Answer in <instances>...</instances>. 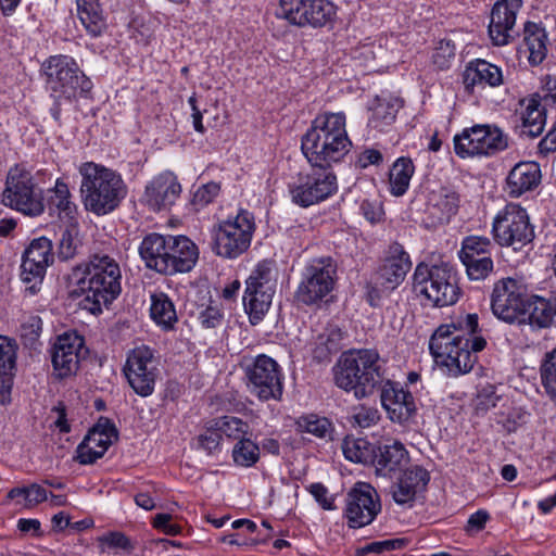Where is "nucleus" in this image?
Segmentation results:
<instances>
[{
  "label": "nucleus",
  "mask_w": 556,
  "mask_h": 556,
  "mask_svg": "<svg viewBox=\"0 0 556 556\" xmlns=\"http://www.w3.org/2000/svg\"><path fill=\"white\" fill-rule=\"evenodd\" d=\"M478 315L467 314L457 324L441 325L429 341V350L435 364L451 377L469 372L477 362V353L486 341L477 336Z\"/></svg>",
  "instance_id": "1"
},
{
  "label": "nucleus",
  "mask_w": 556,
  "mask_h": 556,
  "mask_svg": "<svg viewBox=\"0 0 556 556\" xmlns=\"http://www.w3.org/2000/svg\"><path fill=\"white\" fill-rule=\"evenodd\" d=\"M122 279L119 262L108 253L97 252L73 269L72 294L83 296V307L97 315L119 296Z\"/></svg>",
  "instance_id": "2"
},
{
  "label": "nucleus",
  "mask_w": 556,
  "mask_h": 556,
  "mask_svg": "<svg viewBox=\"0 0 556 556\" xmlns=\"http://www.w3.org/2000/svg\"><path fill=\"white\" fill-rule=\"evenodd\" d=\"M344 113L318 114L302 137V152L313 167L329 168L349 153L352 142Z\"/></svg>",
  "instance_id": "3"
},
{
  "label": "nucleus",
  "mask_w": 556,
  "mask_h": 556,
  "mask_svg": "<svg viewBox=\"0 0 556 556\" xmlns=\"http://www.w3.org/2000/svg\"><path fill=\"white\" fill-rule=\"evenodd\" d=\"M338 388L352 392L358 400L374 394L387 380L384 363L374 349L344 352L333 368Z\"/></svg>",
  "instance_id": "4"
},
{
  "label": "nucleus",
  "mask_w": 556,
  "mask_h": 556,
  "mask_svg": "<svg viewBox=\"0 0 556 556\" xmlns=\"http://www.w3.org/2000/svg\"><path fill=\"white\" fill-rule=\"evenodd\" d=\"M81 176L80 195L87 211L97 215L113 212L127 194V188L116 172L93 162L78 169Z\"/></svg>",
  "instance_id": "5"
},
{
  "label": "nucleus",
  "mask_w": 556,
  "mask_h": 556,
  "mask_svg": "<svg viewBox=\"0 0 556 556\" xmlns=\"http://www.w3.org/2000/svg\"><path fill=\"white\" fill-rule=\"evenodd\" d=\"M413 288L417 295L424 296L434 307L453 305L460 295L456 271L448 264H418L413 276Z\"/></svg>",
  "instance_id": "6"
},
{
  "label": "nucleus",
  "mask_w": 556,
  "mask_h": 556,
  "mask_svg": "<svg viewBox=\"0 0 556 556\" xmlns=\"http://www.w3.org/2000/svg\"><path fill=\"white\" fill-rule=\"evenodd\" d=\"M47 87L55 100L72 101L85 97L92 88L91 80L68 55H53L43 63Z\"/></svg>",
  "instance_id": "7"
},
{
  "label": "nucleus",
  "mask_w": 556,
  "mask_h": 556,
  "mask_svg": "<svg viewBox=\"0 0 556 556\" xmlns=\"http://www.w3.org/2000/svg\"><path fill=\"white\" fill-rule=\"evenodd\" d=\"M1 201L7 207L29 217L42 215L46 208L42 190L37 187L31 173L21 164L8 170Z\"/></svg>",
  "instance_id": "8"
},
{
  "label": "nucleus",
  "mask_w": 556,
  "mask_h": 556,
  "mask_svg": "<svg viewBox=\"0 0 556 556\" xmlns=\"http://www.w3.org/2000/svg\"><path fill=\"white\" fill-rule=\"evenodd\" d=\"M254 231L253 214L241 210L235 217H229L214 225L212 229V249L220 257L237 258L250 248Z\"/></svg>",
  "instance_id": "9"
},
{
  "label": "nucleus",
  "mask_w": 556,
  "mask_h": 556,
  "mask_svg": "<svg viewBox=\"0 0 556 556\" xmlns=\"http://www.w3.org/2000/svg\"><path fill=\"white\" fill-rule=\"evenodd\" d=\"M492 235L498 245L520 251L532 242L534 228L526 208L517 203H508L494 216Z\"/></svg>",
  "instance_id": "10"
},
{
  "label": "nucleus",
  "mask_w": 556,
  "mask_h": 556,
  "mask_svg": "<svg viewBox=\"0 0 556 556\" xmlns=\"http://www.w3.org/2000/svg\"><path fill=\"white\" fill-rule=\"evenodd\" d=\"M244 374L250 393L260 401H280L283 394V372L270 356L258 354L245 359Z\"/></svg>",
  "instance_id": "11"
},
{
  "label": "nucleus",
  "mask_w": 556,
  "mask_h": 556,
  "mask_svg": "<svg viewBox=\"0 0 556 556\" xmlns=\"http://www.w3.org/2000/svg\"><path fill=\"white\" fill-rule=\"evenodd\" d=\"M276 291V277L269 262H261L245 280L243 306L253 325L268 312Z\"/></svg>",
  "instance_id": "12"
},
{
  "label": "nucleus",
  "mask_w": 556,
  "mask_h": 556,
  "mask_svg": "<svg viewBox=\"0 0 556 556\" xmlns=\"http://www.w3.org/2000/svg\"><path fill=\"white\" fill-rule=\"evenodd\" d=\"M337 278V264L330 256L312 260L304 268L295 291L298 302L314 305L331 293Z\"/></svg>",
  "instance_id": "13"
},
{
  "label": "nucleus",
  "mask_w": 556,
  "mask_h": 556,
  "mask_svg": "<svg viewBox=\"0 0 556 556\" xmlns=\"http://www.w3.org/2000/svg\"><path fill=\"white\" fill-rule=\"evenodd\" d=\"M507 137L495 125L478 124L454 137L455 153L462 157L491 156L507 148Z\"/></svg>",
  "instance_id": "14"
},
{
  "label": "nucleus",
  "mask_w": 556,
  "mask_h": 556,
  "mask_svg": "<svg viewBox=\"0 0 556 556\" xmlns=\"http://www.w3.org/2000/svg\"><path fill=\"white\" fill-rule=\"evenodd\" d=\"M338 182L334 173L327 167H313L308 173H300L289 185L292 202L308 207L325 201L337 192Z\"/></svg>",
  "instance_id": "15"
},
{
  "label": "nucleus",
  "mask_w": 556,
  "mask_h": 556,
  "mask_svg": "<svg viewBox=\"0 0 556 556\" xmlns=\"http://www.w3.org/2000/svg\"><path fill=\"white\" fill-rule=\"evenodd\" d=\"M124 374L138 395L142 397L151 395L159 376V362L154 351L147 345L132 349L127 354Z\"/></svg>",
  "instance_id": "16"
},
{
  "label": "nucleus",
  "mask_w": 556,
  "mask_h": 556,
  "mask_svg": "<svg viewBox=\"0 0 556 556\" xmlns=\"http://www.w3.org/2000/svg\"><path fill=\"white\" fill-rule=\"evenodd\" d=\"M276 15L292 25L323 27L333 21L336 7L329 0H280Z\"/></svg>",
  "instance_id": "17"
},
{
  "label": "nucleus",
  "mask_w": 556,
  "mask_h": 556,
  "mask_svg": "<svg viewBox=\"0 0 556 556\" xmlns=\"http://www.w3.org/2000/svg\"><path fill=\"white\" fill-rule=\"evenodd\" d=\"M381 511V503L375 488L358 482L346 495L344 516L350 528L370 525Z\"/></svg>",
  "instance_id": "18"
},
{
  "label": "nucleus",
  "mask_w": 556,
  "mask_h": 556,
  "mask_svg": "<svg viewBox=\"0 0 556 556\" xmlns=\"http://www.w3.org/2000/svg\"><path fill=\"white\" fill-rule=\"evenodd\" d=\"M493 314L506 323L518 321L526 312V299L521 285L510 278L498 280L491 294Z\"/></svg>",
  "instance_id": "19"
},
{
  "label": "nucleus",
  "mask_w": 556,
  "mask_h": 556,
  "mask_svg": "<svg viewBox=\"0 0 556 556\" xmlns=\"http://www.w3.org/2000/svg\"><path fill=\"white\" fill-rule=\"evenodd\" d=\"M492 248L493 244L488 237L468 236L464 238L458 255L469 279L483 280L493 271Z\"/></svg>",
  "instance_id": "20"
},
{
  "label": "nucleus",
  "mask_w": 556,
  "mask_h": 556,
  "mask_svg": "<svg viewBox=\"0 0 556 556\" xmlns=\"http://www.w3.org/2000/svg\"><path fill=\"white\" fill-rule=\"evenodd\" d=\"M52 247L50 239L36 238L23 254L21 278L25 283H33L29 287L31 293H35L36 285L41 283L48 266L53 262Z\"/></svg>",
  "instance_id": "21"
},
{
  "label": "nucleus",
  "mask_w": 556,
  "mask_h": 556,
  "mask_svg": "<svg viewBox=\"0 0 556 556\" xmlns=\"http://www.w3.org/2000/svg\"><path fill=\"white\" fill-rule=\"evenodd\" d=\"M86 354L83 337L76 332L59 336L52 350V364L58 377L65 378L75 374Z\"/></svg>",
  "instance_id": "22"
},
{
  "label": "nucleus",
  "mask_w": 556,
  "mask_h": 556,
  "mask_svg": "<svg viewBox=\"0 0 556 556\" xmlns=\"http://www.w3.org/2000/svg\"><path fill=\"white\" fill-rule=\"evenodd\" d=\"M522 8V0H500L491 11L489 35L495 46H505L513 40L516 30L517 14Z\"/></svg>",
  "instance_id": "23"
},
{
  "label": "nucleus",
  "mask_w": 556,
  "mask_h": 556,
  "mask_svg": "<svg viewBox=\"0 0 556 556\" xmlns=\"http://www.w3.org/2000/svg\"><path fill=\"white\" fill-rule=\"evenodd\" d=\"M181 193L177 177L170 172H164L150 180L144 189L142 201L153 211L172 206Z\"/></svg>",
  "instance_id": "24"
},
{
  "label": "nucleus",
  "mask_w": 556,
  "mask_h": 556,
  "mask_svg": "<svg viewBox=\"0 0 556 556\" xmlns=\"http://www.w3.org/2000/svg\"><path fill=\"white\" fill-rule=\"evenodd\" d=\"M381 404L393 422L404 424L416 412V405L410 392L405 391L399 383L388 378L382 383Z\"/></svg>",
  "instance_id": "25"
},
{
  "label": "nucleus",
  "mask_w": 556,
  "mask_h": 556,
  "mask_svg": "<svg viewBox=\"0 0 556 556\" xmlns=\"http://www.w3.org/2000/svg\"><path fill=\"white\" fill-rule=\"evenodd\" d=\"M412 267L408 253L399 243L389 248L388 256L380 266L377 276L380 285L387 290H394L405 279Z\"/></svg>",
  "instance_id": "26"
},
{
  "label": "nucleus",
  "mask_w": 556,
  "mask_h": 556,
  "mask_svg": "<svg viewBox=\"0 0 556 556\" xmlns=\"http://www.w3.org/2000/svg\"><path fill=\"white\" fill-rule=\"evenodd\" d=\"M541 179V168L536 162H519L506 177L505 191L510 198H519L534 190Z\"/></svg>",
  "instance_id": "27"
},
{
  "label": "nucleus",
  "mask_w": 556,
  "mask_h": 556,
  "mask_svg": "<svg viewBox=\"0 0 556 556\" xmlns=\"http://www.w3.org/2000/svg\"><path fill=\"white\" fill-rule=\"evenodd\" d=\"M167 260L169 266L167 269L165 268V275L188 273L195 266L199 260V249L186 236H172Z\"/></svg>",
  "instance_id": "28"
},
{
  "label": "nucleus",
  "mask_w": 556,
  "mask_h": 556,
  "mask_svg": "<svg viewBox=\"0 0 556 556\" xmlns=\"http://www.w3.org/2000/svg\"><path fill=\"white\" fill-rule=\"evenodd\" d=\"M172 236H162L150 233L143 238L139 247V254L146 266L160 274L165 275V268H168V252L170 248Z\"/></svg>",
  "instance_id": "29"
},
{
  "label": "nucleus",
  "mask_w": 556,
  "mask_h": 556,
  "mask_svg": "<svg viewBox=\"0 0 556 556\" xmlns=\"http://www.w3.org/2000/svg\"><path fill=\"white\" fill-rule=\"evenodd\" d=\"M430 477L426 469L412 466L404 471L399 482L393 486V500L401 505L413 502L416 494L426 489Z\"/></svg>",
  "instance_id": "30"
},
{
  "label": "nucleus",
  "mask_w": 556,
  "mask_h": 556,
  "mask_svg": "<svg viewBox=\"0 0 556 556\" xmlns=\"http://www.w3.org/2000/svg\"><path fill=\"white\" fill-rule=\"evenodd\" d=\"M17 345L14 340L0 336V402L10 401L13 377L16 370Z\"/></svg>",
  "instance_id": "31"
},
{
  "label": "nucleus",
  "mask_w": 556,
  "mask_h": 556,
  "mask_svg": "<svg viewBox=\"0 0 556 556\" xmlns=\"http://www.w3.org/2000/svg\"><path fill=\"white\" fill-rule=\"evenodd\" d=\"M464 84L471 91L478 86L497 87L503 84V73L498 66L484 60H477L466 68Z\"/></svg>",
  "instance_id": "32"
},
{
  "label": "nucleus",
  "mask_w": 556,
  "mask_h": 556,
  "mask_svg": "<svg viewBox=\"0 0 556 556\" xmlns=\"http://www.w3.org/2000/svg\"><path fill=\"white\" fill-rule=\"evenodd\" d=\"M408 462V452L400 441H392L379 447V454L375 457L376 472L387 477L401 470Z\"/></svg>",
  "instance_id": "33"
},
{
  "label": "nucleus",
  "mask_w": 556,
  "mask_h": 556,
  "mask_svg": "<svg viewBox=\"0 0 556 556\" xmlns=\"http://www.w3.org/2000/svg\"><path fill=\"white\" fill-rule=\"evenodd\" d=\"M459 206V195L457 192L442 188L432 192L428 201V212L433 220L439 224L448 223Z\"/></svg>",
  "instance_id": "34"
},
{
  "label": "nucleus",
  "mask_w": 556,
  "mask_h": 556,
  "mask_svg": "<svg viewBox=\"0 0 556 556\" xmlns=\"http://www.w3.org/2000/svg\"><path fill=\"white\" fill-rule=\"evenodd\" d=\"M80 23L92 37L100 36L106 28V22L99 0H76Z\"/></svg>",
  "instance_id": "35"
},
{
  "label": "nucleus",
  "mask_w": 556,
  "mask_h": 556,
  "mask_svg": "<svg viewBox=\"0 0 556 556\" xmlns=\"http://www.w3.org/2000/svg\"><path fill=\"white\" fill-rule=\"evenodd\" d=\"M523 42L529 52L528 60L532 65L541 64L547 54V35L545 29L535 23L525 25Z\"/></svg>",
  "instance_id": "36"
},
{
  "label": "nucleus",
  "mask_w": 556,
  "mask_h": 556,
  "mask_svg": "<svg viewBox=\"0 0 556 556\" xmlns=\"http://www.w3.org/2000/svg\"><path fill=\"white\" fill-rule=\"evenodd\" d=\"M150 315L151 318L164 330H172L177 323V313L175 305L169 296L162 292H153L150 295Z\"/></svg>",
  "instance_id": "37"
},
{
  "label": "nucleus",
  "mask_w": 556,
  "mask_h": 556,
  "mask_svg": "<svg viewBox=\"0 0 556 556\" xmlns=\"http://www.w3.org/2000/svg\"><path fill=\"white\" fill-rule=\"evenodd\" d=\"M83 248V236L77 219L67 220L61 228L58 256L62 261L74 258Z\"/></svg>",
  "instance_id": "38"
},
{
  "label": "nucleus",
  "mask_w": 556,
  "mask_h": 556,
  "mask_svg": "<svg viewBox=\"0 0 556 556\" xmlns=\"http://www.w3.org/2000/svg\"><path fill=\"white\" fill-rule=\"evenodd\" d=\"M414 170L410 159L400 157L394 162L389 173L391 194L401 197L407 191Z\"/></svg>",
  "instance_id": "39"
},
{
  "label": "nucleus",
  "mask_w": 556,
  "mask_h": 556,
  "mask_svg": "<svg viewBox=\"0 0 556 556\" xmlns=\"http://www.w3.org/2000/svg\"><path fill=\"white\" fill-rule=\"evenodd\" d=\"M530 324L539 328L556 327V296H534L529 315Z\"/></svg>",
  "instance_id": "40"
},
{
  "label": "nucleus",
  "mask_w": 556,
  "mask_h": 556,
  "mask_svg": "<svg viewBox=\"0 0 556 556\" xmlns=\"http://www.w3.org/2000/svg\"><path fill=\"white\" fill-rule=\"evenodd\" d=\"M51 192L49 205L58 211L59 217L67 220L76 219L77 206L71 200L68 186L63 180L58 179Z\"/></svg>",
  "instance_id": "41"
},
{
  "label": "nucleus",
  "mask_w": 556,
  "mask_h": 556,
  "mask_svg": "<svg viewBox=\"0 0 556 556\" xmlns=\"http://www.w3.org/2000/svg\"><path fill=\"white\" fill-rule=\"evenodd\" d=\"M342 332L338 328L326 329L318 334L313 349V357L318 362H325L341 349Z\"/></svg>",
  "instance_id": "42"
},
{
  "label": "nucleus",
  "mask_w": 556,
  "mask_h": 556,
  "mask_svg": "<svg viewBox=\"0 0 556 556\" xmlns=\"http://www.w3.org/2000/svg\"><path fill=\"white\" fill-rule=\"evenodd\" d=\"M116 429L108 419H100L98 424L88 432L85 440L90 442L93 447L99 448L103 454L116 439Z\"/></svg>",
  "instance_id": "43"
},
{
  "label": "nucleus",
  "mask_w": 556,
  "mask_h": 556,
  "mask_svg": "<svg viewBox=\"0 0 556 556\" xmlns=\"http://www.w3.org/2000/svg\"><path fill=\"white\" fill-rule=\"evenodd\" d=\"M98 546L101 553L113 551L116 554H130L136 547L132 540L119 531L103 533L98 538Z\"/></svg>",
  "instance_id": "44"
},
{
  "label": "nucleus",
  "mask_w": 556,
  "mask_h": 556,
  "mask_svg": "<svg viewBox=\"0 0 556 556\" xmlns=\"http://www.w3.org/2000/svg\"><path fill=\"white\" fill-rule=\"evenodd\" d=\"M298 430L302 433H309L320 439H330L332 425L326 417L314 414L301 416L296 420Z\"/></svg>",
  "instance_id": "45"
},
{
  "label": "nucleus",
  "mask_w": 556,
  "mask_h": 556,
  "mask_svg": "<svg viewBox=\"0 0 556 556\" xmlns=\"http://www.w3.org/2000/svg\"><path fill=\"white\" fill-rule=\"evenodd\" d=\"M342 452L344 457L353 463H367L372 454L367 440L353 437H346L343 440Z\"/></svg>",
  "instance_id": "46"
},
{
  "label": "nucleus",
  "mask_w": 556,
  "mask_h": 556,
  "mask_svg": "<svg viewBox=\"0 0 556 556\" xmlns=\"http://www.w3.org/2000/svg\"><path fill=\"white\" fill-rule=\"evenodd\" d=\"M540 374L546 395L556 404V348L545 354Z\"/></svg>",
  "instance_id": "47"
},
{
  "label": "nucleus",
  "mask_w": 556,
  "mask_h": 556,
  "mask_svg": "<svg viewBox=\"0 0 556 556\" xmlns=\"http://www.w3.org/2000/svg\"><path fill=\"white\" fill-rule=\"evenodd\" d=\"M522 132L531 137H538L542 134L545 124V114L540 104L532 101L521 115Z\"/></svg>",
  "instance_id": "48"
},
{
  "label": "nucleus",
  "mask_w": 556,
  "mask_h": 556,
  "mask_svg": "<svg viewBox=\"0 0 556 556\" xmlns=\"http://www.w3.org/2000/svg\"><path fill=\"white\" fill-rule=\"evenodd\" d=\"M231 456L236 465L252 467L260 459V447L250 439H241L235 444Z\"/></svg>",
  "instance_id": "49"
},
{
  "label": "nucleus",
  "mask_w": 556,
  "mask_h": 556,
  "mask_svg": "<svg viewBox=\"0 0 556 556\" xmlns=\"http://www.w3.org/2000/svg\"><path fill=\"white\" fill-rule=\"evenodd\" d=\"M222 432L218 427L214 426V419L208 420L197 437L198 447L208 455L216 454L222 448Z\"/></svg>",
  "instance_id": "50"
},
{
  "label": "nucleus",
  "mask_w": 556,
  "mask_h": 556,
  "mask_svg": "<svg viewBox=\"0 0 556 556\" xmlns=\"http://www.w3.org/2000/svg\"><path fill=\"white\" fill-rule=\"evenodd\" d=\"M214 426L218 427L222 435L230 440H241L249 432L248 422L235 416H223L214 419Z\"/></svg>",
  "instance_id": "51"
},
{
  "label": "nucleus",
  "mask_w": 556,
  "mask_h": 556,
  "mask_svg": "<svg viewBox=\"0 0 556 556\" xmlns=\"http://www.w3.org/2000/svg\"><path fill=\"white\" fill-rule=\"evenodd\" d=\"M455 58V45L450 39L440 40L432 54L433 63L440 68H448Z\"/></svg>",
  "instance_id": "52"
},
{
  "label": "nucleus",
  "mask_w": 556,
  "mask_h": 556,
  "mask_svg": "<svg viewBox=\"0 0 556 556\" xmlns=\"http://www.w3.org/2000/svg\"><path fill=\"white\" fill-rule=\"evenodd\" d=\"M198 319L203 328L214 329L222 326L224 312L219 305L210 304L199 313Z\"/></svg>",
  "instance_id": "53"
},
{
  "label": "nucleus",
  "mask_w": 556,
  "mask_h": 556,
  "mask_svg": "<svg viewBox=\"0 0 556 556\" xmlns=\"http://www.w3.org/2000/svg\"><path fill=\"white\" fill-rule=\"evenodd\" d=\"M219 190V185L213 181L202 185L195 190L192 203L198 207H203L218 195Z\"/></svg>",
  "instance_id": "54"
},
{
  "label": "nucleus",
  "mask_w": 556,
  "mask_h": 556,
  "mask_svg": "<svg viewBox=\"0 0 556 556\" xmlns=\"http://www.w3.org/2000/svg\"><path fill=\"white\" fill-rule=\"evenodd\" d=\"M498 400L500 396L496 395L494 387L488 386L478 392L475 408L478 413H484L495 407Z\"/></svg>",
  "instance_id": "55"
},
{
  "label": "nucleus",
  "mask_w": 556,
  "mask_h": 556,
  "mask_svg": "<svg viewBox=\"0 0 556 556\" xmlns=\"http://www.w3.org/2000/svg\"><path fill=\"white\" fill-rule=\"evenodd\" d=\"M309 493L313 495L315 501L327 510L336 508L334 498L329 494L328 489L321 483H312L308 486Z\"/></svg>",
  "instance_id": "56"
},
{
  "label": "nucleus",
  "mask_w": 556,
  "mask_h": 556,
  "mask_svg": "<svg viewBox=\"0 0 556 556\" xmlns=\"http://www.w3.org/2000/svg\"><path fill=\"white\" fill-rule=\"evenodd\" d=\"M104 454L99 448L93 447L90 442L83 440L77 447V459L83 465H89L94 463L98 458H101Z\"/></svg>",
  "instance_id": "57"
},
{
  "label": "nucleus",
  "mask_w": 556,
  "mask_h": 556,
  "mask_svg": "<svg viewBox=\"0 0 556 556\" xmlns=\"http://www.w3.org/2000/svg\"><path fill=\"white\" fill-rule=\"evenodd\" d=\"M406 541L404 539H391L384 541H377L367 544L364 547V551L367 553H383L394 549H401L405 546Z\"/></svg>",
  "instance_id": "58"
},
{
  "label": "nucleus",
  "mask_w": 556,
  "mask_h": 556,
  "mask_svg": "<svg viewBox=\"0 0 556 556\" xmlns=\"http://www.w3.org/2000/svg\"><path fill=\"white\" fill-rule=\"evenodd\" d=\"M42 321L37 315H30L25 318L21 326V334L23 338L34 341L41 332Z\"/></svg>",
  "instance_id": "59"
},
{
  "label": "nucleus",
  "mask_w": 556,
  "mask_h": 556,
  "mask_svg": "<svg viewBox=\"0 0 556 556\" xmlns=\"http://www.w3.org/2000/svg\"><path fill=\"white\" fill-rule=\"evenodd\" d=\"M354 420L361 428H369L379 420L378 410L371 407H361L354 414Z\"/></svg>",
  "instance_id": "60"
},
{
  "label": "nucleus",
  "mask_w": 556,
  "mask_h": 556,
  "mask_svg": "<svg viewBox=\"0 0 556 556\" xmlns=\"http://www.w3.org/2000/svg\"><path fill=\"white\" fill-rule=\"evenodd\" d=\"M397 108L390 102H379L374 109V117L380 119L382 123L389 125L396 116Z\"/></svg>",
  "instance_id": "61"
},
{
  "label": "nucleus",
  "mask_w": 556,
  "mask_h": 556,
  "mask_svg": "<svg viewBox=\"0 0 556 556\" xmlns=\"http://www.w3.org/2000/svg\"><path fill=\"white\" fill-rule=\"evenodd\" d=\"M490 519V515L484 509H479L476 513L471 514L467 520L466 532H480L484 529L485 523Z\"/></svg>",
  "instance_id": "62"
},
{
  "label": "nucleus",
  "mask_w": 556,
  "mask_h": 556,
  "mask_svg": "<svg viewBox=\"0 0 556 556\" xmlns=\"http://www.w3.org/2000/svg\"><path fill=\"white\" fill-rule=\"evenodd\" d=\"M359 208L363 216L371 224L379 222L383 214L382 206L379 203L371 202L369 200H364L361 203Z\"/></svg>",
  "instance_id": "63"
},
{
  "label": "nucleus",
  "mask_w": 556,
  "mask_h": 556,
  "mask_svg": "<svg viewBox=\"0 0 556 556\" xmlns=\"http://www.w3.org/2000/svg\"><path fill=\"white\" fill-rule=\"evenodd\" d=\"M48 494L45 488L37 483L26 486V506L31 507L47 500Z\"/></svg>",
  "instance_id": "64"
}]
</instances>
